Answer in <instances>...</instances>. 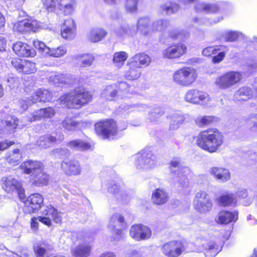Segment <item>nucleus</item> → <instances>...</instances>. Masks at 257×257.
<instances>
[{"mask_svg":"<svg viewBox=\"0 0 257 257\" xmlns=\"http://www.w3.org/2000/svg\"><path fill=\"white\" fill-rule=\"evenodd\" d=\"M139 0H126L125 3L126 11L131 13H135L138 9V3Z\"/></svg>","mask_w":257,"mask_h":257,"instance_id":"e2e57ef3","label":"nucleus"},{"mask_svg":"<svg viewBox=\"0 0 257 257\" xmlns=\"http://www.w3.org/2000/svg\"><path fill=\"white\" fill-rule=\"evenodd\" d=\"M35 252L37 257H49L48 251L41 245L35 248Z\"/></svg>","mask_w":257,"mask_h":257,"instance_id":"774afa93","label":"nucleus"},{"mask_svg":"<svg viewBox=\"0 0 257 257\" xmlns=\"http://www.w3.org/2000/svg\"><path fill=\"white\" fill-rule=\"evenodd\" d=\"M116 35L120 38L126 36H134L136 35L137 31L134 26L127 25L121 26L115 30Z\"/></svg>","mask_w":257,"mask_h":257,"instance_id":"2f4dec72","label":"nucleus"},{"mask_svg":"<svg viewBox=\"0 0 257 257\" xmlns=\"http://www.w3.org/2000/svg\"><path fill=\"white\" fill-rule=\"evenodd\" d=\"M219 203L224 206L235 205L236 203V198L233 194L230 193L220 196L218 199Z\"/></svg>","mask_w":257,"mask_h":257,"instance_id":"09e8293b","label":"nucleus"},{"mask_svg":"<svg viewBox=\"0 0 257 257\" xmlns=\"http://www.w3.org/2000/svg\"><path fill=\"white\" fill-rule=\"evenodd\" d=\"M42 213L43 216H39L38 218L33 217L31 219V226L34 231L38 229L39 221L48 226H50L52 225V220L56 223H59L61 221L60 214L51 205L45 207Z\"/></svg>","mask_w":257,"mask_h":257,"instance_id":"7ed1b4c3","label":"nucleus"},{"mask_svg":"<svg viewBox=\"0 0 257 257\" xmlns=\"http://www.w3.org/2000/svg\"><path fill=\"white\" fill-rule=\"evenodd\" d=\"M2 186L7 192L10 193L16 190L20 197L24 195V190L21 182L12 177H4L2 179Z\"/></svg>","mask_w":257,"mask_h":257,"instance_id":"4468645a","label":"nucleus"},{"mask_svg":"<svg viewBox=\"0 0 257 257\" xmlns=\"http://www.w3.org/2000/svg\"><path fill=\"white\" fill-rule=\"evenodd\" d=\"M117 85V91L118 96H122L124 94L130 92L129 90L130 86L128 84L125 82H120Z\"/></svg>","mask_w":257,"mask_h":257,"instance_id":"bf43d9fd","label":"nucleus"},{"mask_svg":"<svg viewBox=\"0 0 257 257\" xmlns=\"http://www.w3.org/2000/svg\"><path fill=\"white\" fill-rule=\"evenodd\" d=\"M242 76L238 71H229L216 78L214 84L219 89H227L237 84Z\"/></svg>","mask_w":257,"mask_h":257,"instance_id":"20e7f679","label":"nucleus"},{"mask_svg":"<svg viewBox=\"0 0 257 257\" xmlns=\"http://www.w3.org/2000/svg\"><path fill=\"white\" fill-rule=\"evenodd\" d=\"M45 8L49 12H54L58 9L59 0H41Z\"/></svg>","mask_w":257,"mask_h":257,"instance_id":"6e6d98bb","label":"nucleus"},{"mask_svg":"<svg viewBox=\"0 0 257 257\" xmlns=\"http://www.w3.org/2000/svg\"><path fill=\"white\" fill-rule=\"evenodd\" d=\"M63 139V135H60L58 138L50 135H46L40 137L37 144L40 148L45 149L51 147L55 143L61 142Z\"/></svg>","mask_w":257,"mask_h":257,"instance_id":"5701e85b","label":"nucleus"},{"mask_svg":"<svg viewBox=\"0 0 257 257\" xmlns=\"http://www.w3.org/2000/svg\"><path fill=\"white\" fill-rule=\"evenodd\" d=\"M171 37L175 39H183L189 36V32L180 29H176L170 34Z\"/></svg>","mask_w":257,"mask_h":257,"instance_id":"052dcab7","label":"nucleus"},{"mask_svg":"<svg viewBox=\"0 0 257 257\" xmlns=\"http://www.w3.org/2000/svg\"><path fill=\"white\" fill-rule=\"evenodd\" d=\"M61 168L69 175H78L80 174L81 168L79 162L74 160H65L61 163Z\"/></svg>","mask_w":257,"mask_h":257,"instance_id":"6ab92c4d","label":"nucleus"},{"mask_svg":"<svg viewBox=\"0 0 257 257\" xmlns=\"http://www.w3.org/2000/svg\"><path fill=\"white\" fill-rule=\"evenodd\" d=\"M13 50L19 56L34 57L36 55L35 51L26 43L19 41L13 45Z\"/></svg>","mask_w":257,"mask_h":257,"instance_id":"412c9836","label":"nucleus"},{"mask_svg":"<svg viewBox=\"0 0 257 257\" xmlns=\"http://www.w3.org/2000/svg\"><path fill=\"white\" fill-rule=\"evenodd\" d=\"M186 47L183 44L172 46L163 51L164 58L173 59L178 58L184 54L186 51Z\"/></svg>","mask_w":257,"mask_h":257,"instance_id":"aec40b11","label":"nucleus"},{"mask_svg":"<svg viewBox=\"0 0 257 257\" xmlns=\"http://www.w3.org/2000/svg\"><path fill=\"white\" fill-rule=\"evenodd\" d=\"M50 79L54 83H68L69 81L68 78L66 77V75L64 74H58L50 77Z\"/></svg>","mask_w":257,"mask_h":257,"instance_id":"338daca9","label":"nucleus"},{"mask_svg":"<svg viewBox=\"0 0 257 257\" xmlns=\"http://www.w3.org/2000/svg\"><path fill=\"white\" fill-rule=\"evenodd\" d=\"M234 96L239 101H246L253 96V91L249 87L244 86L240 88L235 92Z\"/></svg>","mask_w":257,"mask_h":257,"instance_id":"c9c22d12","label":"nucleus"},{"mask_svg":"<svg viewBox=\"0 0 257 257\" xmlns=\"http://www.w3.org/2000/svg\"><path fill=\"white\" fill-rule=\"evenodd\" d=\"M206 257H214L219 251L216 244L213 241H210L206 244H203Z\"/></svg>","mask_w":257,"mask_h":257,"instance_id":"a18cd8bd","label":"nucleus"},{"mask_svg":"<svg viewBox=\"0 0 257 257\" xmlns=\"http://www.w3.org/2000/svg\"><path fill=\"white\" fill-rule=\"evenodd\" d=\"M193 205L197 211L204 213L211 210L212 204L207 193L200 191L196 195Z\"/></svg>","mask_w":257,"mask_h":257,"instance_id":"9d476101","label":"nucleus"},{"mask_svg":"<svg viewBox=\"0 0 257 257\" xmlns=\"http://www.w3.org/2000/svg\"><path fill=\"white\" fill-rule=\"evenodd\" d=\"M62 126L68 131H72L79 128L80 123L72 118L67 117L62 122Z\"/></svg>","mask_w":257,"mask_h":257,"instance_id":"de8ad7c7","label":"nucleus"},{"mask_svg":"<svg viewBox=\"0 0 257 257\" xmlns=\"http://www.w3.org/2000/svg\"><path fill=\"white\" fill-rule=\"evenodd\" d=\"M55 113V110L53 108L49 107L35 111L30 115L28 118L29 121L32 122L42 118H51L54 115Z\"/></svg>","mask_w":257,"mask_h":257,"instance_id":"393cba45","label":"nucleus"},{"mask_svg":"<svg viewBox=\"0 0 257 257\" xmlns=\"http://www.w3.org/2000/svg\"><path fill=\"white\" fill-rule=\"evenodd\" d=\"M215 120V117L213 116H201L199 115L195 119V123L199 127L209 125Z\"/></svg>","mask_w":257,"mask_h":257,"instance_id":"3c124183","label":"nucleus"},{"mask_svg":"<svg viewBox=\"0 0 257 257\" xmlns=\"http://www.w3.org/2000/svg\"><path fill=\"white\" fill-rule=\"evenodd\" d=\"M185 242L182 240H174L164 244L162 247L163 253L168 257H178L185 252Z\"/></svg>","mask_w":257,"mask_h":257,"instance_id":"0eeeda50","label":"nucleus"},{"mask_svg":"<svg viewBox=\"0 0 257 257\" xmlns=\"http://www.w3.org/2000/svg\"><path fill=\"white\" fill-rule=\"evenodd\" d=\"M184 99L188 102L201 104L209 101L210 99L207 93L196 89H190L187 91Z\"/></svg>","mask_w":257,"mask_h":257,"instance_id":"f8f14e48","label":"nucleus"},{"mask_svg":"<svg viewBox=\"0 0 257 257\" xmlns=\"http://www.w3.org/2000/svg\"><path fill=\"white\" fill-rule=\"evenodd\" d=\"M130 235L138 241L147 240L151 237L152 230L149 227L143 224H135L130 229Z\"/></svg>","mask_w":257,"mask_h":257,"instance_id":"9b49d317","label":"nucleus"},{"mask_svg":"<svg viewBox=\"0 0 257 257\" xmlns=\"http://www.w3.org/2000/svg\"><path fill=\"white\" fill-rule=\"evenodd\" d=\"M221 52H219L217 55L212 57V62L214 64H217L221 62L224 59L226 53L228 51V48L225 46V48H223Z\"/></svg>","mask_w":257,"mask_h":257,"instance_id":"680f3d73","label":"nucleus"},{"mask_svg":"<svg viewBox=\"0 0 257 257\" xmlns=\"http://www.w3.org/2000/svg\"><path fill=\"white\" fill-rule=\"evenodd\" d=\"M243 34L233 31H226L221 33L219 38L220 41L226 42H232L235 41L238 38L242 37Z\"/></svg>","mask_w":257,"mask_h":257,"instance_id":"e433bc0d","label":"nucleus"},{"mask_svg":"<svg viewBox=\"0 0 257 257\" xmlns=\"http://www.w3.org/2000/svg\"><path fill=\"white\" fill-rule=\"evenodd\" d=\"M133 63H136L138 66L141 65L148 66L151 62L150 57L144 53L136 54L132 58V61Z\"/></svg>","mask_w":257,"mask_h":257,"instance_id":"c03bdc74","label":"nucleus"},{"mask_svg":"<svg viewBox=\"0 0 257 257\" xmlns=\"http://www.w3.org/2000/svg\"><path fill=\"white\" fill-rule=\"evenodd\" d=\"M34 96L32 102L37 101H50L52 100V94L47 90L39 89L33 94Z\"/></svg>","mask_w":257,"mask_h":257,"instance_id":"f704fd0d","label":"nucleus"},{"mask_svg":"<svg viewBox=\"0 0 257 257\" xmlns=\"http://www.w3.org/2000/svg\"><path fill=\"white\" fill-rule=\"evenodd\" d=\"M128 55L125 52H116L113 55V63L116 67H120L123 65Z\"/></svg>","mask_w":257,"mask_h":257,"instance_id":"8fccbe9b","label":"nucleus"},{"mask_svg":"<svg viewBox=\"0 0 257 257\" xmlns=\"http://www.w3.org/2000/svg\"><path fill=\"white\" fill-rule=\"evenodd\" d=\"M179 6L171 1L167 2L160 6V9L162 12H165L167 15H171L176 13L179 9Z\"/></svg>","mask_w":257,"mask_h":257,"instance_id":"49530a36","label":"nucleus"},{"mask_svg":"<svg viewBox=\"0 0 257 257\" xmlns=\"http://www.w3.org/2000/svg\"><path fill=\"white\" fill-rule=\"evenodd\" d=\"M151 20L149 17H142L138 20L137 32H139L141 35L145 36L152 35V24L150 25Z\"/></svg>","mask_w":257,"mask_h":257,"instance_id":"4be33fe9","label":"nucleus"},{"mask_svg":"<svg viewBox=\"0 0 257 257\" xmlns=\"http://www.w3.org/2000/svg\"><path fill=\"white\" fill-rule=\"evenodd\" d=\"M225 48V45H220L216 48L210 46L204 48L202 51V54L205 57H209L211 55L216 54L218 51L222 50Z\"/></svg>","mask_w":257,"mask_h":257,"instance_id":"13d9d810","label":"nucleus"},{"mask_svg":"<svg viewBox=\"0 0 257 257\" xmlns=\"http://www.w3.org/2000/svg\"><path fill=\"white\" fill-rule=\"evenodd\" d=\"M169 21L166 19H160L152 23V33L164 31L169 26Z\"/></svg>","mask_w":257,"mask_h":257,"instance_id":"37998d69","label":"nucleus"},{"mask_svg":"<svg viewBox=\"0 0 257 257\" xmlns=\"http://www.w3.org/2000/svg\"><path fill=\"white\" fill-rule=\"evenodd\" d=\"M6 81L8 83V85L11 88H14L19 86V79L15 77L13 74H9L7 76Z\"/></svg>","mask_w":257,"mask_h":257,"instance_id":"69168bd1","label":"nucleus"},{"mask_svg":"<svg viewBox=\"0 0 257 257\" xmlns=\"http://www.w3.org/2000/svg\"><path fill=\"white\" fill-rule=\"evenodd\" d=\"M180 161L177 159L173 160L170 162V169L171 172L176 173L177 170L179 171L177 173V177L179 178L178 181L183 187H187L188 185V179L186 177V173L189 172L188 168H180Z\"/></svg>","mask_w":257,"mask_h":257,"instance_id":"dca6fc26","label":"nucleus"},{"mask_svg":"<svg viewBox=\"0 0 257 257\" xmlns=\"http://www.w3.org/2000/svg\"><path fill=\"white\" fill-rule=\"evenodd\" d=\"M33 45L43 56L58 58L63 56L67 52V49L64 46L51 49L47 47L44 43L39 40H34Z\"/></svg>","mask_w":257,"mask_h":257,"instance_id":"1a4fd4ad","label":"nucleus"},{"mask_svg":"<svg viewBox=\"0 0 257 257\" xmlns=\"http://www.w3.org/2000/svg\"><path fill=\"white\" fill-rule=\"evenodd\" d=\"M75 26L73 19L65 20L61 27L62 37L67 39H72L75 35Z\"/></svg>","mask_w":257,"mask_h":257,"instance_id":"b1692460","label":"nucleus"},{"mask_svg":"<svg viewBox=\"0 0 257 257\" xmlns=\"http://www.w3.org/2000/svg\"><path fill=\"white\" fill-rule=\"evenodd\" d=\"M75 58L81 67L91 66L94 60V57L91 54H79L76 55Z\"/></svg>","mask_w":257,"mask_h":257,"instance_id":"473e14b6","label":"nucleus"},{"mask_svg":"<svg viewBox=\"0 0 257 257\" xmlns=\"http://www.w3.org/2000/svg\"><path fill=\"white\" fill-rule=\"evenodd\" d=\"M188 117V114H183L181 113H176L171 116L170 128L175 130L180 127L183 123L185 120Z\"/></svg>","mask_w":257,"mask_h":257,"instance_id":"ea45409f","label":"nucleus"},{"mask_svg":"<svg viewBox=\"0 0 257 257\" xmlns=\"http://www.w3.org/2000/svg\"><path fill=\"white\" fill-rule=\"evenodd\" d=\"M118 96L116 84L107 86L101 92V97L109 101L113 100Z\"/></svg>","mask_w":257,"mask_h":257,"instance_id":"72a5a7b5","label":"nucleus"},{"mask_svg":"<svg viewBox=\"0 0 257 257\" xmlns=\"http://www.w3.org/2000/svg\"><path fill=\"white\" fill-rule=\"evenodd\" d=\"M107 34V32L101 28L92 29L88 35V39L94 43L99 42L103 39Z\"/></svg>","mask_w":257,"mask_h":257,"instance_id":"a19ab883","label":"nucleus"},{"mask_svg":"<svg viewBox=\"0 0 257 257\" xmlns=\"http://www.w3.org/2000/svg\"><path fill=\"white\" fill-rule=\"evenodd\" d=\"M19 120L14 116L7 118L6 121V128L10 134H13L15 132V129L18 125Z\"/></svg>","mask_w":257,"mask_h":257,"instance_id":"864d4df0","label":"nucleus"},{"mask_svg":"<svg viewBox=\"0 0 257 257\" xmlns=\"http://www.w3.org/2000/svg\"><path fill=\"white\" fill-rule=\"evenodd\" d=\"M164 112L161 108H155L149 113V118L152 121H156L163 115Z\"/></svg>","mask_w":257,"mask_h":257,"instance_id":"0e129e2a","label":"nucleus"},{"mask_svg":"<svg viewBox=\"0 0 257 257\" xmlns=\"http://www.w3.org/2000/svg\"><path fill=\"white\" fill-rule=\"evenodd\" d=\"M135 165L138 169L148 170L154 167L156 157L149 150H143L135 157Z\"/></svg>","mask_w":257,"mask_h":257,"instance_id":"423d86ee","label":"nucleus"},{"mask_svg":"<svg viewBox=\"0 0 257 257\" xmlns=\"http://www.w3.org/2000/svg\"><path fill=\"white\" fill-rule=\"evenodd\" d=\"M20 167L24 174L30 175V178H32L33 175L39 173L43 166L40 162L30 160L23 162Z\"/></svg>","mask_w":257,"mask_h":257,"instance_id":"a211bd4d","label":"nucleus"},{"mask_svg":"<svg viewBox=\"0 0 257 257\" xmlns=\"http://www.w3.org/2000/svg\"><path fill=\"white\" fill-rule=\"evenodd\" d=\"M91 97L92 95L89 92L81 88L64 94L59 98V101L62 107L78 108L89 102Z\"/></svg>","mask_w":257,"mask_h":257,"instance_id":"f03ea898","label":"nucleus"},{"mask_svg":"<svg viewBox=\"0 0 257 257\" xmlns=\"http://www.w3.org/2000/svg\"><path fill=\"white\" fill-rule=\"evenodd\" d=\"M194 141L200 148L212 153L221 147L224 137L217 129L211 128L200 132L194 137Z\"/></svg>","mask_w":257,"mask_h":257,"instance_id":"f257e3e1","label":"nucleus"},{"mask_svg":"<svg viewBox=\"0 0 257 257\" xmlns=\"http://www.w3.org/2000/svg\"><path fill=\"white\" fill-rule=\"evenodd\" d=\"M123 222L124 218L119 213H114L110 217L109 227L111 229H113L116 225H118Z\"/></svg>","mask_w":257,"mask_h":257,"instance_id":"5fc2aeb1","label":"nucleus"},{"mask_svg":"<svg viewBox=\"0 0 257 257\" xmlns=\"http://www.w3.org/2000/svg\"><path fill=\"white\" fill-rule=\"evenodd\" d=\"M168 193L164 189L158 188L152 192L151 199L155 204L163 205L168 201Z\"/></svg>","mask_w":257,"mask_h":257,"instance_id":"a878e982","label":"nucleus"},{"mask_svg":"<svg viewBox=\"0 0 257 257\" xmlns=\"http://www.w3.org/2000/svg\"><path fill=\"white\" fill-rule=\"evenodd\" d=\"M33 175V177L30 178V180L35 185H46L48 184L49 177L48 175L43 172V169L39 173Z\"/></svg>","mask_w":257,"mask_h":257,"instance_id":"c756f323","label":"nucleus"},{"mask_svg":"<svg viewBox=\"0 0 257 257\" xmlns=\"http://www.w3.org/2000/svg\"><path fill=\"white\" fill-rule=\"evenodd\" d=\"M195 69L183 67L176 71L173 74V80L179 85L188 86L192 84L197 78Z\"/></svg>","mask_w":257,"mask_h":257,"instance_id":"39448f33","label":"nucleus"},{"mask_svg":"<svg viewBox=\"0 0 257 257\" xmlns=\"http://www.w3.org/2000/svg\"><path fill=\"white\" fill-rule=\"evenodd\" d=\"M40 27L39 23L34 20L25 19L14 24L13 30L21 33L30 31L36 32Z\"/></svg>","mask_w":257,"mask_h":257,"instance_id":"2eb2a0df","label":"nucleus"},{"mask_svg":"<svg viewBox=\"0 0 257 257\" xmlns=\"http://www.w3.org/2000/svg\"><path fill=\"white\" fill-rule=\"evenodd\" d=\"M23 63L21 72L24 74L33 73L36 71L35 63L28 60H25Z\"/></svg>","mask_w":257,"mask_h":257,"instance_id":"4d7b16f0","label":"nucleus"},{"mask_svg":"<svg viewBox=\"0 0 257 257\" xmlns=\"http://www.w3.org/2000/svg\"><path fill=\"white\" fill-rule=\"evenodd\" d=\"M96 133L104 138H110L117 133V130H123L117 127L113 120H107L97 122L95 125Z\"/></svg>","mask_w":257,"mask_h":257,"instance_id":"6e6552de","label":"nucleus"},{"mask_svg":"<svg viewBox=\"0 0 257 257\" xmlns=\"http://www.w3.org/2000/svg\"><path fill=\"white\" fill-rule=\"evenodd\" d=\"M128 69L124 73V77L130 80L138 79L141 75V66H138L136 63L131 62L128 64Z\"/></svg>","mask_w":257,"mask_h":257,"instance_id":"cd10ccee","label":"nucleus"},{"mask_svg":"<svg viewBox=\"0 0 257 257\" xmlns=\"http://www.w3.org/2000/svg\"><path fill=\"white\" fill-rule=\"evenodd\" d=\"M195 9L198 11H203L208 13H216L219 10L217 5L215 4H205L204 3H198L195 6Z\"/></svg>","mask_w":257,"mask_h":257,"instance_id":"79ce46f5","label":"nucleus"},{"mask_svg":"<svg viewBox=\"0 0 257 257\" xmlns=\"http://www.w3.org/2000/svg\"><path fill=\"white\" fill-rule=\"evenodd\" d=\"M22 158V153L19 149H15L11 152H8L5 156V159L7 162L13 166L17 165Z\"/></svg>","mask_w":257,"mask_h":257,"instance_id":"c85d7f7f","label":"nucleus"},{"mask_svg":"<svg viewBox=\"0 0 257 257\" xmlns=\"http://www.w3.org/2000/svg\"><path fill=\"white\" fill-rule=\"evenodd\" d=\"M238 219V211H221L216 219V221L220 224H227L230 222H235Z\"/></svg>","mask_w":257,"mask_h":257,"instance_id":"bb28decb","label":"nucleus"},{"mask_svg":"<svg viewBox=\"0 0 257 257\" xmlns=\"http://www.w3.org/2000/svg\"><path fill=\"white\" fill-rule=\"evenodd\" d=\"M44 201L43 196L39 193H34L27 198L24 211L25 213L31 214L40 209Z\"/></svg>","mask_w":257,"mask_h":257,"instance_id":"ddd939ff","label":"nucleus"},{"mask_svg":"<svg viewBox=\"0 0 257 257\" xmlns=\"http://www.w3.org/2000/svg\"><path fill=\"white\" fill-rule=\"evenodd\" d=\"M75 4L74 0H59L58 9L65 15H70L74 10Z\"/></svg>","mask_w":257,"mask_h":257,"instance_id":"7c9ffc66","label":"nucleus"},{"mask_svg":"<svg viewBox=\"0 0 257 257\" xmlns=\"http://www.w3.org/2000/svg\"><path fill=\"white\" fill-rule=\"evenodd\" d=\"M146 107V106L144 104L122 105L119 107L118 111L127 113L129 112L135 110L141 111Z\"/></svg>","mask_w":257,"mask_h":257,"instance_id":"603ef678","label":"nucleus"},{"mask_svg":"<svg viewBox=\"0 0 257 257\" xmlns=\"http://www.w3.org/2000/svg\"><path fill=\"white\" fill-rule=\"evenodd\" d=\"M210 174L221 183H225L230 180L231 173L229 170L220 167H212L209 169Z\"/></svg>","mask_w":257,"mask_h":257,"instance_id":"f3484780","label":"nucleus"},{"mask_svg":"<svg viewBox=\"0 0 257 257\" xmlns=\"http://www.w3.org/2000/svg\"><path fill=\"white\" fill-rule=\"evenodd\" d=\"M67 146L70 149L76 151H86L91 148V145L89 143L80 140H75L69 142Z\"/></svg>","mask_w":257,"mask_h":257,"instance_id":"58836bf2","label":"nucleus"},{"mask_svg":"<svg viewBox=\"0 0 257 257\" xmlns=\"http://www.w3.org/2000/svg\"><path fill=\"white\" fill-rule=\"evenodd\" d=\"M90 251V245L87 243H83L73 249L72 253L76 257H87L89 255Z\"/></svg>","mask_w":257,"mask_h":257,"instance_id":"4c0bfd02","label":"nucleus"}]
</instances>
